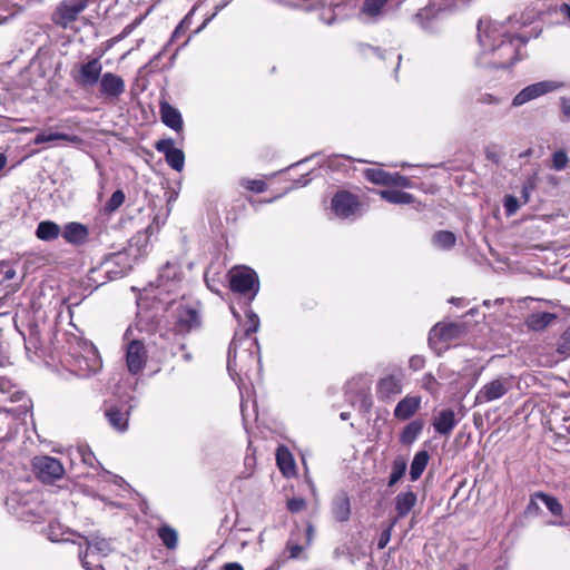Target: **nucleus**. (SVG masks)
<instances>
[{
	"instance_id": "nucleus-1",
	"label": "nucleus",
	"mask_w": 570,
	"mask_h": 570,
	"mask_svg": "<svg viewBox=\"0 0 570 570\" xmlns=\"http://www.w3.org/2000/svg\"><path fill=\"white\" fill-rule=\"evenodd\" d=\"M541 31L542 29L532 28L529 33H517L503 23L485 19H480L478 23L480 46L484 53L493 55L489 63L494 68H508L522 59L521 47L525 46L529 39L539 37Z\"/></svg>"
},
{
	"instance_id": "nucleus-2",
	"label": "nucleus",
	"mask_w": 570,
	"mask_h": 570,
	"mask_svg": "<svg viewBox=\"0 0 570 570\" xmlns=\"http://www.w3.org/2000/svg\"><path fill=\"white\" fill-rule=\"evenodd\" d=\"M229 287L234 293L243 295L250 303L259 291L257 274L249 267H234L228 273Z\"/></svg>"
},
{
	"instance_id": "nucleus-3",
	"label": "nucleus",
	"mask_w": 570,
	"mask_h": 570,
	"mask_svg": "<svg viewBox=\"0 0 570 570\" xmlns=\"http://www.w3.org/2000/svg\"><path fill=\"white\" fill-rule=\"evenodd\" d=\"M71 371L78 376H90L101 370L102 362L97 348L92 344L85 343L80 351L71 353Z\"/></svg>"
},
{
	"instance_id": "nucleus-4",
	"label": "nucleus",
	"mask_w": 570,
	"mask_h": 570,
	"mask_svg": "<svg viewBox=\"0 0 570 570\" xmlns=\"http://www.w3.org/2000/svg\"><path fill=\"white\" fill-rule=\"evenodd\" d=\"M90 0H62L51 13V21L63 29L71 27L86 10Z\"/></svg>"
},
{
	"instance_id": "nucleus-5",
	"label": "nucleus",
	"mask_w": 570,
	"mask_h": 570,
	"mask_svg": "<svg viewBox=\"0 0 570 570\" xmlns=\"http://www.w3.org/2000/svg\"><path fill=\"white\" fill-rule=\"evenodd\" d=\"M102 63L99 58H91L86 62L76 65L70 75L81 88H92L98 85L102 73Z\"/></svg>"
},
{
	"instance_id": "nucleus-6",
	"label": "nucleus",
	"mask_w": 570,
	"mask_h": 570,
	"mask_svg": "<svg viewBox=\"0 0 570 570\" xmlns=\"http://www.w3.org/2000/svg\"><path fill=\"white\" fill-rule=\"evenodd\" d=\"M126 91V82L122 77L107 71L102 73L98 82V97L105 102L115 104Z\"/></svg>"
},
{
	"instance_id": "nucleus-7",
	"label": "nucleus",
	"mask_w": 570,
	"mask_h": 570,
	"mask_svg": "<svg viewBox=\"0 0 570 570\" xmlns=\"http://www.w3.org/2000/svg\"><path fill=\"white\" fill-rule=\"evenodd\" d=\"M403 370L393 366L391 372L382 376L376 384V396L381 401H389L403 391Z\"/></svg>"
},
{
	"instance_id": "nucleus-8",
	"label": "nucleus",
	"mask_w": 570,
	"mask_h": 570,
	"mask_svg": "<svg viewBox=\"0 0 570 570\" xmlns=\"http://www.w3.org/2000/svg\"><path fill=\"white\" fill-rule=\"evenodd\" d=\"M512 389V381L507 376H499L484 384L475 395V405L490 403L503 397Z\"/></svg>"
},
{
	"instance_id": "nucleus-9",
	"label": "nucleus",
	"mask_w": 570,
	"mask_h": 570,
	"mask_svg": "<svg viewBox=\"0 0 570 570\" xmlns=\"http://www.w3.org/2000/svg\"><path fill=\"white\" fill-rule=\"evenodd\" d=\"M35 474L46 483H51L63 475L65 469L60 461L52 456H36L32 461Z\"/></svg>"
},
{
	"instance_id": "nucleus-10",
	"label": "nucleus",
	"mask_w": 570,
	"mask_h": 570,
	"mask_svg": "<svg viewBox=\"0 0 570 570\" xmlns=\"http://www.w3.org/2000/svg\"><path fill=\"white\" fill-rule=\"evenodd\" d=\"M331 207L336 217L347 219L357 215L360 202L354 194L342 190L333 196Z\"/></svg>"
},
{
	"instance_id": "nucleus-11",
	"label": "nucleus",
	"mask_w": 570,
	"mask_h": 570,
	"mask_svg": "<svg viewBox=\"0 0 570 570\" xmlns=\"http://www.w3.org/2000/svg\"><path fill=\"white\" fill-rule=\"evenodd\" d=\"M148 353L140 340H131L126 344V365L132 375L139 374L146 366Z\"/></svg>"
},
{
	"instance_id": "nucleus-12",
	"label": "nucleus",
	"mask_w": 570,
	"mask_h": 570,
	"mask_svg": "<svg viewBox=\"0 0 570 570\" xmlns=\"http://www.w3.org/2000/svg\"><path fill=\"white\" fill-rule=\"evenodd\" d=\"M37 501V494L32 492H19L12 491L6 499L4 504L9 512L24 518L29 514H33L32 504Z\"/></svg>"
},
{
	"instance_id": "nucleus-13",
	"label": "nucleus",
	"mask_w": 570,
	"mask_h": 570,
	"mask_svg": "<svg viewBox=\"0 0 570 570\" xmlns=\"http://www.w3.org/2000/svg\"><path fill=\"white\" fill-rule=\"evenodd\" d=\"M558 87L559 85L557 82L547 80L529 85L514 96L512 99V106L520 107L531 100H534L558 89Z\"/></svg>"
},
{
	"instance_id": "nucleus-14",
	"label": "nucleus",
	"mask_w": 570,
	"mask_h": 570,
	"mask_svg": "<svg viewBox=\"0 0 570 570\" xmlns=\"http://www.w3.org/2000/svg\"><path fill=\"white\" fill-rule=\"evenodd\" d=\"M157 151L164 154L167 164L175 170L181 171L185 165V155L181 149L175 148L171 138L160 139L155 144Z\"/></svg>"
},
{
	"instance_id": "nucleus-15",
	"label": "nucleus",
	"mask_w": 570,
	"mask_h": 570,
	"mask_svg": "<svg viewBox=\"0 0 570 570\" xmlns=\"http://www.w3.org/2000/svg\"><path fill=\"white\" fill-rule=\"evenodd\" d=\"M180 266L176 263H166L159 271L157 277V287L163 288L165 292H174L177 288L180 279Z\"/></svg>"
},
{
	"instance_id": "nucleus-16",
	"label": "nucleus",
	"mask_w": 570,
	"mask_h": 570,
	"mask_svg": "<svg viewBox=\"0 0 570 570\" xmlns=\"http://www.w3.org/2000/svg\"><path fill=\"white\" fill-rule=\"evenodd\" d=\"M176 327L181 333L190 332L199 325V314L195 308L187 307L181 303L175 309Z\"/></svg>"
},
{
	"instance_id": "nucleus-17",
	"label": "nucleus",
	"mask_w": 570,
	"mask_h": 570,
	"mask_svg": "<svg viewBox=\"0 0 570 570\" xmlns=\"http://www.w3.org/2000/svg\"><path fill=\"white\" fill-rule=\"evenodd\" d=\"M417 502L416 493L407 489L406 491L400 492L394 499L395 517L391 520L392 525H395L400 519L405 518Z\"/></svg>"
},
{
	"instance_id": "nucleus-18",
	"label": "nucleus",
	"mask_w": 570,
	"mask_h": 570,
	"mask_svg": "<svg viewBox=\"0 0 570 570\" xmlns=\"http://www.w3.org/2000/svg\"><path fill=\"white\" fill-rule=\"evenodd\" d=\"M390 0H363L360 17L366 22H377L387 12Z\"/></svg>"
},
{
	"instance_id": "nucleus-19",
	"label": "nucleus",
	"mask_w": 570,
	"mask_h": 570,
	"mask_svg": "<svg viewBox=\"0 0 570 570\" xmlns=\"http://www.w3.org/2000/svg\"><path fill=\"white\" fill-rule=\"evenodd\" d=\"M421 407V397L416 395H406L396 404L393 415L400 421L411 419Z\"/></svg>"
},
{
	"instance_id": "nucleus-20",
	"label": "nucleus",
	"mask_w": 570,
	"mask_h": 570,
	"mask_svg": "<svg viewBox=\"0 0 570 570\" xmlns=\"http://www.w3.org/2000/svg\"><path fill=\"white\" fill-rule=\"evenodd\" d=\"M61 236L69 244L81 245L87 242L89 230L83 224L70 222L61 229Z\"/></svg>"
},
{
	"instance_id": "nucleus-21",
	"label": "nucleus",
	"mask_w": 570,
	"mask_h": 570,
	"mask_svg": "<svg viewBox=\"0 0 570 570\" xmlns=\"http://www.w3.org/2000/svg\"><path fill=\"white\" fill-rule=\"evenodd\" d=\"M160 119L176 132L183 131L184 122L180 111L167 101L160 102Z\"/></svg>"
},
{
	"instance_id": "nucleus-22",
	"label": "nucleus",
	"mask_w": 570,
	"mask_h": 570,
	"mask_svg": "<svg viewBox=\"0 0 570 570\" xmlns=\"http://www.w3.org/2000/svg\"><path fill=\"white\" fill-rule=\"evenodd\" d=\"M456 424L458 420L455 419V413L452 409L440 411L432 423L435 432L441 435H449Z\"/></svg>"
},
{
	"instance_id": "nucleus-23",
	"label": "nucleus",
	"mask_w": 570,
	"mask_h": 570,
	"mask_svg": "<svg viewBox=\"0 0 570 570\" xmlns=\"http://www.w3.org/2000/svg\"><path fill=\"white\" fill-rule=\"evenodd\" d=\"M332 512L338 522L347 521L351 514V502L346 492L335 495L332 503Z\"/></svg>"
},
{
	"instance_id": "nucleus-24",
	"label": "nucleus",
	"mask_w": 570,
	"mask_h": 570,
	"mask_svg": "<svg viewBox=\"0 0 570 570\" xmlns=\"http://www.w3.org/2000/svg\"><path fill=\"white\" fill-rule=\"evenodd\" d=\"M460 333V326L456 324H436L430 332L429 343L432 345L438 338L439 341H451Z\"/></svg>"
},
{
	"instance_id": "nucleus-25",
	"label": "nucleus",
	"mask_w": 570,
	"mask_h": 570,
	"mask_svg": "<svg viewBox=\"0 0 570 570\" xmlns=\"http://www.w3.org/2000/svg\"><path fill=\"white\" fill-rule=\"evenodd\" d=\"M105 416L115 430L118 432H125L128 428V411L124 412L117 406H108L105 410Z\"/></svg>"
},
{
	"instance_id": "nucleus-26",
	"label": "nucleus",
	"mask_w": 570,
	"mask_h": 570,
	"mask_svg": "<svg viewBox=\"0 0 570 570\" xmlns=\"http://www.w3.org/2000/svg\"><path fill=\"white\" fill-rule=\"evenodd\" d=\"M554 320H557V315L554 313L549 312H538L531 313L527 320V326L532 331H543L548 327Z\"/></svg>"
},
{
	"instance_id": "nucleus-27",
	"label": "nucleus",
	"mask_w": 570,
	"mask_h": 570,
	"mask_svg": "<svg viewBox=\"0 0 570 570\" xmlns=\"http://www.w3.org/2000/svg\"><path fill=\"white\" fill-rule=\"evenodd\" d=\"M87 551L95 553V557H107L111 552L110 541L98 535L86 538Z\"/></svg>"
},
{
	"instance_id": "nucleus-28",
	"label": "nucleus",
	"mask_w": 570,
	"mask_h": 570,
	"mask_svg": "<svg viewBox=\"0 0 570 570\" xmlns=\"http://www.w3.org/2000/svg\"><path fill=\"white\" fill-rule=\"evenodd\" d=\"M61 235V228L52 220H42L38 224L36 236L43 242H51Z\"/></svg>"
},
{
	"instance_id": "nucleus-29",
	"label": "nucleus",
	"mask_w": 570,
	"mask_h": 570,
	"mask_svg": "<svg viewBox=\"0 0 570 570\" xmlns=\"http://www.w3.org/2000/svg\"><path fill=\"white\" fill-rule=\"evenodd\" d=\"M424 428V421L421 419L411 421L401 432L400 442L404 445H411L419 438Z\"/></svg>"
},
{
	"instance_id": "nucleus-30",
	"label": "nucleus",
	"mask_w": 570,
	"mask_h": 570,
	"mask_svg": "<svg viewBox=\"0 0 570 570\" xmlns=\"http://www.w3.org/2000/svg\"><path fill=\"white\" fill-rule=\"evenodd\" d=\"M429 459L430 455L428 451L422 450L416 452L410 468V476L412 481H416L421 478L429 463Z\"/></svg>"
},
{
	"instance_id": "nucleus-31",
	"label": "nucleus",
	"mask_w": 570,
	"mask_h": 570,
	"mask_svg": "<svg viewBox=\"0 0 570 570\" xmlns=\"http://www.w3.org/2000/svg\"><path fill=\"white\" fill-rule=\"evenodd\" d=\"M380 196L391 203V204H412L414 202V196L410 193L396 190V189H386L381 190Z\"/></svg>"
},
{
	"instance_id": "nucleus-32",
	"label": "nucleus",
	"mask_w": 570,
	"mask_h": 570,
	"mask_svg": "<svg viewBox=\"0 0 570 570\" xmlns=\"http://www.w3.org/2000/svg\"><path fill=\"white\" fill-rule=\"evenodd\" d=\"M55 140H65V141H69V142H77V141H79V138L76 135H68L65 132L42 131V132H39L35 137L33 142L37 145H40V144H46V142H50V141H55Z\"/></svg>"
},
{
	"instance_id": "nucleus-33",
	"label": "nucleus",
	"mask_w": 570,
	"mask_h": 570,
	"mask_svg": "<svg viewBox=\"0 0 570 570\" xmlns=\"http://www.w3.org/2000/svg\"><path fill=\"white\" fill-rule=\"evenodd\" d=\"M456 237L452 232L439 230L432 237V243L440 249H450L455 245Z\"/></svg>"
},
{
	"instance_id": "nucleus-34",
	"label": "nucleus",
	"mask_w": 570,
	"mask_h": 570,
	"mask_svg": "<svg viewBox=\"0 0 570 570\" xmlns=\"http://www.w3.org/2000/svg\"><path fill=\"white\" fill-rule=\"evenodd\" d=\"M364 176L371 183L382 186H390V180L392 179V173L379 168L365 169Z\"/></svg>"
},
{
	"instance_id": "nucleus-35",
	"label": "nucleus",
	"mask_w": 570,
	"mask_h": 570,
	"mask_svg": "<svg viewBox=\"0 0 570 570\" xmlns=\"http://www.w3.org/2000/svg\"><path fill=\"white\" fill-rule=\"evenodd\" d=\"M276 461L278 468L285 475H289L294 472V460L287 450L279 448L276 453Z\"/></svg>"
},
{
	"instance_id": "nucleus-36",
	"label": "nucleus",
	"mask_w": 570,
	"mask_h": 570,
	"mask_svg": "<svg viewBox=\"0 0 570 570\" xmlns=\"http://www.w3.org/2000/svg\"><path fill=\"white\" fill-rule=\"evenodd\" d=\"M158 537L167 549L177 547L178 535L175 529L169 525H163L158 529Z\"/></svg>"
},
{
	"instance_id": "nucleus-37",
	"label": "nucleus",
	"mask_w": 570,
	"mask_h": 570,
	"mask_svg": "<svg viewBox=\"0 0 570 570\" xmlns=\"http://www.w3.org/2000/svg\"><path fill=\"white\" fill-rule=\"evenodd\" d=\"M406 461L403 458H396L392 463V471L389 478L387 487H394L405 474Z\"/></svg>"
},
{
	"instance_id": "nucleus-38",
	"label": "nucleus",
	"mask_w": 570,
	"mask_h": 570,
	"mask_svg": "<svg viewBox=\"0 0 570 570\" xmlns=\"http://www.w3.org/2000/svg\"><path fill=\"white\" fill-rule=\"evenodd\" d=\"M535 498H539L541 500L547 509L556 517H561L563 513V507L559 502V500L554 497H551L543 492H535Z\"/></svg>"
},
{
	"instance_id": "nucleus-39",
	"label": "nucleus",
	"mask_w": 570,
	"mask_h": 570,
	"mask_svg": "<svg viewBox=\"0 0 570 570\" xmlns=\"http://www.w3.org/2000/svg\"><path fill=\"white\" fill-rule=\"evenodd\" d=\"M79 559L81 561V566L86 570H104L100 558L95 557V553L86 550L85 552L79 553Z\"/></svg>"
},
{
	"instance_id": "nucleus-40",
	"label": "nucleus",
	"mask_w": 570,
	"mask_h": 570,
	"mask_svg": "<svg viewBox=\"0 0 570 570\" xmlns=\"http://www.w3.org/2000/svg\"><path fill=\"white\" fill-rule=\"evenodd\" d=\"M361 50H362L364 56L375 55V56H377L381 59H386V55L394 56V52H392V51H389V52L387 51H382L380 48H374V47H372L370 45H363L361 47ZM395 60H396V66H395V72H396L397 69L400 68L402 56L400 53H396L395 55Z\"/></svg>"
},
{
	"instance_id": "nucleus-41",
	"label": "nucleus",
	"mask_w": 570,
	"mask_h": 570,
	"mask_svg": "<svg viewBox=\"0 0 570 570\" xmlns=\"http://www.w3.org/2000/svg\"><path fill=\"white\" fill-rule=\"evenodd\" d=\"M431 6L436 9V11H445V10H454L460 7L465 6L471 0H430Z\"/></svg>"
},
{
	"instance_id": "nucleus-42",
	"label": "nucleus",
	"mask_w": 570,
	"mask_h": 570,
	"mask_svg": "<svg viewBox=\"0 0 570 570\" xmlns=\"http://www.w3.org/2000/svg\"><path fill=\"white\" fill-rule=\"evenodd\" d=\"M421 387L429 392L432 396H436L440 392V383L432 373H425L422 376Z\"/></svg>"
},
{
	"instance_id": "nucleus-43",
	"label": "nucleus",
	"mask_w": 570,
	"mask_h": 570,
	"mask_svg": "<svg viewBox=\"0 0 570 570\" xmlns=\"http://www.w3.org/2000/svg\"><path fill=\"white\" fill-rule=\"evenodd\" d=\"M246 314V327H245V337L248 338L253 333H256L259 328V317L253 312L249 307L245 311Z\"/></svg>"
},
{
	"instance_id": "nucleus-44",
	"label": "nucleus",
	"mask_w": 570,
	"mask_h": 570,
	"mask_svg": "<svg viewBox=\"0 0 570 570\" xmlns=\"http://www.w3.org/2000/svg\"><path fill=\"white\" fill-rule=\"evenodd\" d=\"M125 202V194L122 190L118 189L112 193L109 200L106 203L104 210L107 214H111L116 212Z\"/></svg>"
},
{
	"instance_id": "nucleus-45",
	"label": "nucleus",
	"mask_w": 570,
	"mask_h": 570,
	"mask_svg": "<svg viewBox=\"0 0 570 570\" xmlns=\"http://www.w3.org/2000/svg\"><path fill=\"white\" fill-rule=\"evenodd\" d=\"M569 163V157L563 149H559L552 154L551 168L556 171L563 170Z\"/></svg>"
},
{
	"instance_id": "nucleus-46",
	"label": "nucleus",
	"mask_w": 570,
	"mask_h": 570,
	"mask_svg": "<svg viewBox=\"0 0 570 570\" xmlns=\"http://www.w3.org/2000/svg\"><path fill=\"white\" fill-rule=\"evenodd\" d=\"M239 184L242 187L246 188L247 190L261 194L264 193L267 188V185L264 180L259 179H248V178H242L239 180Z\"/></svg>"
},
{
	"instance_id": "nucleus-47",
	"label": "nucleus",
	"mask_w": 570,
	"mask_h": 570,
	"mask_svg": "<svg viewBox=\"0 0 570 570\" xmlns=\"http://www.w3.org/2000/svg\"><path fill=\"white\" fill-rule=\"evenodd\" d=\"M557 352L564 357L570 356V326L559 337Z\"/></svg>"
},
{
	"instance_id": "nucleus-48",
	"label": "nucleus",
	"mask_w": 570,
	"mask_h": 570,
	"mask_svg": "<svg viewBox=\"0 0 570 570\" xmlns=\"http://www.w3.org/2000/svg\"><path fill=\"white\" fill-rule=\"evenodd\" d=\"M78 453H79V455L81 458V461L85 464H87L89 466H95V462H97V460H96V456H95L94 452L89 448L80 446L78 449Z\"/></svg>"
},
{
	"instance_id": "nucleus-49",
	"label": "nucleus",
	"mask_w": 570,
	"mask_h": 570,
	"mask_svg": "<svg viewBox=\"0 0 570 570\" xmlns=\"http://www.w3.org/2000/svg\"><path fill=\"white\" fill-rule=\"evenodd\" d=\"M519 207H520L519 200L514 196H512V195L505 196L504 209H505V213L508 216L515 214L517 210L519 209Z\"/></svg>"
},
{
	"instance_id": "nucleus-50",
	"label": "nucleus",
	"mask_w": 570,
	"mask_h": 570,
	"mask_svg": "<svg viewBox=\"0 0 570 570\" xmlns=\"http://www.w3.org/2000/svg\"><path fill=\"white\" fill-rule=\"evenodd\" d=\"M390 186H397L403 188L412 187V181L410 178L402 176L397 173L392 174V179L390 180Z\"/></svg>"
},
{
	"instance_id": "nucleus-51",
	"label": "nucleus",
	"mask_w": 570,
	"mask_h": 570,
	"mask_svg": "<svg viewBox=\"0 0 570 570\" xmlns=\"http://www.w3.org/2000/svg\"><path fill=\"white\" fill-rule=\"evenodd\" d=\"M236 338H234L228 348V360H227V368L228 372L232 374L234 371V367L236 366Z\"/></svg>"
},
{
	"instance_id": "nucleus-52",
	"label": "nucleus",
	"mask_w": 570,
	"mask_h": 570,
	"mask_svg": "<svg viewBox=\"0 0 570 570\" xmlns=\"http://www.w3.org/2000/svg\"><path fill=\"white\" fill-rule=\"evenodd\" d=\"M305 507L306 502L301 498H293L287 501V509L294 513L302 511Z\"/></svg>"
},
{
	"instance_id": "nucleus-53",
	"label": "nucleus",
	"mask_w": 570,
	"mask_h": 570,
	"mask_svg": "<svg viewBox=\"0 0 570 570\" xmlns=\"http://www.w3.org/2000/svg\"><path fill=\"white\" fill-rule=\"evenodd\" d=\"M394 528V525H392V522L389 524V527L382 531L380 538H379V541H377V548L380 550L384 549L390 539H391V532H392V529Z\"/></svg>"
},
{
	"instance_id": "nucleus-54",
	"label": "nucleus",
	"mask_w": 570,
	"mask_h": 570,
	"mask_svg": "<svg viewBox=\"0 0 570 570\" xmlns=\"http://www.w3.org/2000/svg\"><path fill=\"white\" fill-rule=\"evenodd\" d=\"M425 365V358L422 355H413L409 360V367L413 371H420Z\"/></svg>"
},
{
	"instance_id": "nucleus-55",
	"label": "nucleus",
	"mask_w": 570,
	"mask_h": 570,
	"mask_svg": "<svg viewBox=\"0 0 570 570\" xmlns=\"http://www.w3.org/2000/svg\"><path fill=\"white\" fill-rule=\"evenodd\" d=\"M534 189V181L532 179H528L521 190V198L523 199V204H527L530 199V193Z\"/></svg>"
},
{
	"instance_id": "nucleus-56",
	"label": "nucleus",
	"mask_w": 570,
	"mask_h": 570,
	"mask_svg": "<svg viewBox=\"0 0 570 570\" xmlns=\"http://www.w3.org/2000/svg\"><path fill=\"white\" fill-rule=\"evenodd\" d=\"M478 102L483 104V105H499V104H501V99L491 94H482L478 98Z\"/></svg>"
},
{
	"instance_id": "nucleus-57",
	"label": "nucleus",
	"mask_w": 570,
	"mask_h": 570,
	"mask_svg": "<svg viewBox=\"0 0 570 570\" xmlns=\"http://www.w3.org/2000/svg\"><path fill=\"white\" fill-rule=\"evenodd\" d=\"M286 548L289 551V558L292 559L298 558L303 551V547L301 544L293 543L292 541L287 542Z\"/></svg>"
},
{
	"instance_id": "nucleus-58",
	"label": "nucleus",
	"mask_w": 570,
	"mask_h": 570,
	"mask_svg": "<svg viewBox=\"0 0 570 570\" xmlns=\"http://www.w3.org/2000/svg\"><path fill=\"white\" fill-rule=\"evenodd\" d=\"M12 387H13V385H12V383H11V381H10V380H8V379H6V377H0V391H1L2 393L10 394V395H11V399H12V400H16V399L13 397V395H14L17 392L12 393V392H11V389H12Z\"/></svg>"
},
{
	"instance_id": "nucleus-59",
	"label": "nucleus",
	"mask_w": 570,
	"mask_h": 570,
	"mask_svg": "<svg viewBox=\"0 0 570 570\" xmlns=\"http://www.w3.org/2000/svg\"><path fill=\"white\" fill-rule=\"evenodd\" d=\"M535 493L531 495L530 502L527 505V512L530 514H538L541 510L537 502Z\"/></svg>"
},
{
	"instance_id": "nucleus-60",
	"label": "nucleus",
	"mask_w": 570,
	"mask_h": 570,
	"mask_svg": "<svg viewBox=\"0 0 570 570\" xmlns=\"http://www.w3.org/2000/svg\"><path fill=\"white\" fill-rule=\"evenodd\" d=\"M561 111L564 117V120L570 121V99H561Z\"/></svg>"
},
{
	"instance_id": "nucleus-61",
	"label": "nucleus",
	"mask_w": 570,
	"mask_h": 570,
	"mask_svg": "<svg viewBox=\"0 0 570 570\" xmlns=\"http://www.w3.org/2000/svg\"><path fill=\"white\" fill-rule=\"evenodd\" d=\"M307 176H308V174L307 175H302L298 179H296L294 181L295 187H304V186H306L311 181V178H307Z\"/></svg>"
},
{
	"instance_id": "nucleus-62",
	"label": "nucleus",
	"mask_w": 570,
	"mask_h": 570,
	"mask_svg": "<svg viewBox=\"0 0 570 570\" xmlns=\"http://www.w3.org/2000/svg\"><path fill=\"white\" fill-rule=\"evenodd\" d=\"M223 570H244V568L238 562H229L223 567Z\"/></svg>"
},
{
	"instance_id": "nucleus-63",
	"label": "nucleus",
	"mask_w": 570,
	"mask_h": 570,
	"mask_svg": "<svg viewBox=\"0 0 570 570\" xmlns=\"http://www.w3.org/2000/svg\"><path fill=\"white\" fill-rule=\"evenodd\" d=\"M430 12H431V9L425 8V9H423V10H421V11L415 16V18H416L419 21H422L423 19H428V18H429Z\"/></svg>"
},
{
	"instance_id": "nucleus-64",
	"label": "nucleus",
	"mask_w": 570,
	"mask_h": 570,
	"mask_svg": "<svg viewBox=\"0 0 570 570\" xmlns=\"http://www.w3.org/2000/svg\"><path fill=\"white\" fill-rule=\"evenodd\" d=\"M560 12H562L570 21V6L567 3H563L560 6Z\"/></svg>"
}]
</instances>
